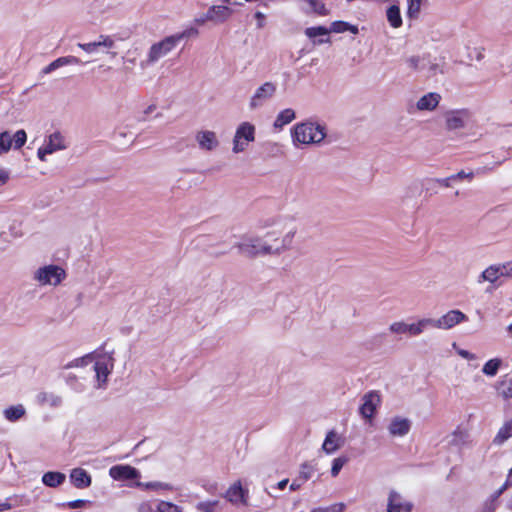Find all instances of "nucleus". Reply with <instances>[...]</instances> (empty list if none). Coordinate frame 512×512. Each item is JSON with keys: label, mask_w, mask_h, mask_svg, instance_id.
Returning <instances> with one entry per match:
<instances>
[{"label": "nucleus", "mask_w": 512, "mask_h": 512, "mask_svg": "<svg viewBox=\"0 0 512 512\" xmlns=\"http://www.w3.org/2000/svg\"><path fill=\"white\" fill-rule=\"evenodd\" d=\"M265 226H273L274 229L266 233L264 237L265 239H262L263 245L272 247L274 245L281 246L282 241L286 239V236L290 237V241L287 247L282 248L278 252H272L270 255H279L292 247L293 240L297 232L294 226H288L287 221L281 217L268 219L265 222Z\"/></svg>", "instance_id": "obj_1"}, {"label": "nucleus", "mask_w": 512, "mask_h": 512, "mask_svg": "<svg viewBox=\"0 0 512 512\" xmlns=\"http://www.w3.org/2000/svg\"><path fill=\"white\" fill-rule=\"evenodd\" d=\"M198 30L196 28H188L180 33L165 37L163 40L154 43L147 54V63L153 64L160 58L166 56L172 51L182 40L196 36Z\"/></svg>", "instance_id": "obj_2"}, {"label": "nucleus", "mask_w": 512, "mask_h": 512, "mask_svg": "<svg viewBox=\"0 0 512 512\" xmlns=\"http://www.w3.org/2000/svg\"><path fill=\"white\" fill-rule=\"evenodd\" d=\"M290 241V237L286 236V239L282 241V245L268 246L263 245L262 239L259 237H246L242 241L236 243L234 247L238 249V252L248 258H255L258 255H270L272 252H278L284 247H287Z\"/></svg>", "instance_id": "obj_3"}, {"label": "nucleus", "mask_w": 512, "mask_h": 512, "mask_svg": "<svg viewBox=\"0 0 512 512\" xmlns=\"http://www.w3.org/2000/svg\"><path fill=\"white\" fill-rule=\"evenodd\" d=\"M326 137L325 126L315 122L296 124L292 130L294 144H319Z\"/></svg>", "instance_id": "obj_4"}, {"label": "nucleus", "mask_w": 512, "mask_h": 512, "mask_svg": "<svg viewBox=\"0 0 512 512\" xmlns=\"http://www.w3.org/2000/svg\"><path fill=\"white\" fill-rule=\"evenodd\" d=\"M65 271L56 265H48L39 268L34 275V279L42 285H58L65 278Z\"/></svg>", "instance_id": "obj_5"}, {"label": "nucleus", "mask_w": 512, "mask_h": 512, "mask_svg": "<svg viewBox=\"0 0 512 512\" xmlns=\"http://www.w3.org/2000/svg\"><path fill=\"white\" fill-rule=\"evenodd\" d=\"M255 139V127L249 122L241 123L236 132L233 139V152L240 153L243 152L249 142H253Z\"/></svg>", "instance_id": "obj_6"}, {"label": "nucleus", "mask_w": 512, "mask_h": 512, "mask_svg": "<svg viewBox=\"0 0 512 512\" xmlns=\"http://www.w3.org/2000/svg\"><path fill=\"white\" fill-rule=\"evenodd\" d=\"M431 323V318H424L417 323L407 324L403 321L394 322L390 325L389 330L396 334H409L410 336L420 335Z\"/></svg>", "instance_id": "obj_7"}, {"label": "nucleus", "mask_w": 512, "mask_h": 512, "mask_svg": "<svg viewBox=\"0 0 512 512\" xmlns=\"http://www.w3.org/2000/svg\"><path fill=\"white\" fill-rule=\"evenodd\" d=\"M467 316L460 310H450L439 319H432L429 325L438 329H451L455 325L466 321Z\"/></svg>", "instance_id": "obj_8"}, {"label": "nucleus", "mask_w": 512, "mask_h": 512, "mask_svg": "<svg viewBox=\"0 0 512 512\" xmlns=\"http://www.w3.org/2000/svg\"><path fill=\"white\" fill-rule=\"evenodd\" d=\"M109 476L115 481L136 480L141 477L138 469L127 464L114 465L109 469Z\"/></svg>", "instance_id": "obj_9"}, {"label": "nucleus", "mask_w": 512, "mask_h": 512, "mask_svg": "<svg viewBox=\"0 0 512 512\" xmlns=\"http://www.w3.org/2000/svg\"><path fill=\"white\" fill-rule=\"evenodd\" d=\"M381 403L380 394L377 391H370L362 397V404L359 413L365 419H372L377 407Z\"/></svg>", "instance_id": "obj_10"}, {"label": "nucleus", "mask_w": 512, "mask_h": 512, "mask_svg": "<svg viewBox=\"0 0 512 512\" xmlns=\"http://www.w3.org/2000/svg\"><path fill=\"white\" fill-rule=\"evenodd\" d=\"M276 92V85L272 82H265L258 87L251 97L250 108L256 109L262 106L267 100L271 99Z\"/></svg>", "instance_id": "obj_11"}, {"label": "nucleus", "mask_w": 512, "mask_h": 512, "mask_svg": "<svg viewBox=\"0 0 512 512\" xmlns=\"http://www.w3.org/2000/svg\"><path fill=\"white\" fill-rule=\"evenodd\" d=\"M249 492L242 487L241 481H236L232 484L224 494V498L233 505L241 503L244 506L248 505Z\"/></svg>", "instance_id": "obj_12"}, {"label": "nucleus", "mask_w": 512, "mask_h": 512, "mask_svg": "<svg viewBox=\"0 0 512 512\" xmlns=\"http://www.w3.org/2000/svg\"><path fill=\"white\" fill-rule=\"evenodd\" d=\"M413 504L405 501L397 491H390L387 503V512H411Z\"/></svg>", "instance_id": "obj_13"}, {"label": "nucleus", "mask_w": 512, "mask_h": 512, "mask_svg": "<svg viewBox=\"0 0 512 512\" xmlns=\"http://www.w3.org/2000/svg\"><path fill=\"white\" fill-rule=\"evenodd\" d=\"M233 14V9L226 5H213L206 12V18L214 23H223Z\"/></svg>", "instance_id": "obj_14"}, {"label": "nucleus", "mask_w": 512, "mask_h": 512, "mask_svg": "<svg viewBox=\"0 0 512 512\" xmlns=\"http://www.w3.org/2000/svg\"><path fill=\"white\" fill-rule=\"evenodd\" d=\"M410 428L411 421L409 419L397 416L391 420L388 431L391 436L402 437L409 433Z\"/></svg>", "instance_id": "obj_15"}, {"label": "nucleus", "mask_w": 512, "mask_h": 512, "mask_svg": "<svg viewBox=\"0 0 512 512\" xmlns=\"http://www.w3.org/2000/svg\"><path fill=\"white\" fill-rule=\"evenodd\" d=\"M196 140L199 144V147L207 151H212L219 145L216 134L213 131L206 130L198 132L196 135Z\"/></svg>", "instance_id": "obj_16"}, {"label": "nucleus", "mask_w": 512, "mask_h": 512, "mask_svg": "<svg viewBox=\"0 0 512 512\" xmlns=\"http://www.w3.org/2000/svg\"><path fill=\"white\" fill-rule=\"evenodd\" d=\"M72 484L79 489L87 488L91 485V476L82 468H75L70 473Z\"/></svg>", "instance_id": "obj_17"}, {"label": "nucleus", "mask_w": 512, "mask_h": 512, "mask_svg": "<svg viewBox=\"0 0 512 512\" xmlns=\"http://www.w3.org/2000/svg\"><path fill=\"white\" fill-rule=\"evenodd\" d=\"M440 100L441 96L438 93L430 92L417 101L416 107L420 111H432L438 106Z\"/></svg>", "instance_id": "obj_18"}, {"label": "nucleus", "mask_w": 512, "mask_h": 512, "mask_svg": "<svg viewBox=\"0 0 512 512\" xmlns=\"http://www.w3.org/2000/svg\"><path fill=\"white\" fill-rule=\"evenodd\" d=\"M329 33H330L329 28H327L325 26H314V27H308L305 29V35L308 38L313 39L314 45L330 43L329 37L316 39L319 36H327Z\"/></svg>", "instance_id": "obj_19"}, {"label": "nucleus", "mask_w": 512, "mask_h": 512, "mask_svg": "<svg viewBox=\"0 0 512 512\" xmlns=\"http://www.w3.org/2000/svg\"><path fill=\"white\" fill-rule=\"evenodd\" d=\"M70 64H83V62L78 57L71 56V55L59 57V58L55 59L54 61H52L49 65L44 67L42 69V73L46 75V74H49V73L55 71L56 69H58L60 67L70 65Z\"/></svg>", "instance_id": "obj_20"}, {"label": "nucleus", "mask_w": 512, "mask_h": 512, "mask_svg": "<svg viewBox=\"0 0 512 512\" xmlns=\"http://www.w3.org/2000/svg\"><path fill=\"white\" fill-rule=\"evenodd\" d=\"M503 271L500 264L490 265L478 277L477 283L481 284L485 281L494 284L502 275Z\"/></svg>", "instance_id": "obj_21"}, {"label": "nucleus", "mask_w": 512, "mask_h": 512, "mask_svg": "<svg viewBox=\"0 0 512 512\" xmlns=\"http://www.w3.org/2000/svg\"><path fill=\"white\" fill-rule=\"evenodd\" d=\"M465 116L466 113L464 111H453L448 113L446 116L447 129L457 130L463 128L465 126Z\"/></svg>", "instance_id": "obj_22"}, {"label": "nucleus", "mask_w": 512, "mask_h": 512, "mask_svg": "<svg viewBox=\"0 0 512 512\" xmlns=\"http://www.w3.org/2000/svg\"><path fill=\"white\" fill-rule=\"evenodd\" d=\"M44 147L52 154L58 150L66 149L63 136L60 132L50 134L45 142Z\"/></svg>", "instance_id": "obj_23"}, {"label": "nucleus", "mask_w": 512, "mask_h": 512, "mask_svg": "<svg viewBox=\"0 0 512 512\" xmlns=\"http://www.w3.org/2000/svg\"><path fill=\"white\" fill-rule=\"evenodd\" d=\"M36 399L40 405H48L52 408H57L62 404L61 396L54 393L40 392L37 394Z\"/></svg>", "instance_id": "obj_24"}, {"label": "nucleus", "mask_w": 512, "mask_h": 512, "mask_svg": "<svg viewBox=\"0 0 512 512\" xmlns=\"http://www.w3.org/2000/svg\"><path fill=\"white\" fill-rule=\"evenodd\" d=\"M130 487H137L143 490H153V491H159V490H172V485L169 483H164L160 481H152V482H140L135 481L133 484L129 485Z\"/></svg>", "instance_id": "obj_25"}, {"label": "nucleus", "mask_w": 512, "mask_h": 512, "mask_svg": "<svg viewBox=\"0 0 512 512\" xmlns=\"http://www.w3.org/2000/svg\"><path fill=\"white\" fill-rule=\"evenodd\" d=\"M65 479H66V476L64 473L56 472V471L46 472L42 476L43 484L48 487H52V488H55V487H58L59 485H61L65 481Z\"/></svg>", "instance_id": "obj_26"}, {"label": "nucleus", "mask_w": 512, "mask_h": 512, "mask_svg": "<svg viewBox=\"0 0 512 512\" xmlns=\"http://www.w3.org/2000/svg\"><path fill=\"white\" fill-rule=\"evenodd\" d=\"M512 437V418L506 421L503 426L499 429L496 436L493 439L495 445L504 444L509 438Z\"/></svg>", "instance_id": "obj_27"}, {"label": "nucleus", "mask_w": 512, "mask_h": 512, "mask_svg": "<svg viewBox=\"0 0 512 512\" xmlns=\"http://www.w3.org/2000/svg\"><path fill=\"white\" fill-rule=\"evenodd\" d=\"M26 413V410L22 404L10 406L3 411V415L6 420L10 422H16L21 419Z\"/></svg>", "instance_id": "obj_28"}, {"label": "nucleus", "mask_w": 512, "mask_h": 512, "mask_svg": "<svg viewBox=\"0 0 512 512\" xmlns=\"http://www.w3.org/2000/svg\"><path fill=\"white\" fill-rule=\"evenodd\" d=\"M296 115L293 109L287 108L279 112L275 121L274 127L276 129H281L283 126L289 124L295 119Z\"/></svg>", "instance_id": "obj_29"}, {"label": "nucleus", "mask_w": 512, "mask_h": 512, "mask_svg": "<svg viewBox=\"0 0 512 512\" xmlns=\"http://www.w3.org/2000/svg\"><path fill=\"white\" fill-rule=\"evenodd\" d=\"M330 33H344L346 31L351 32L352 34H358L359 30L356 25H352L345 21H334L331 23L329 27Z\"/></svg>", "instance_id": "obj_30"}, {"label": "nucleus", "mask_w": 512, "mask_h": 512, "mask_svg": "<svg viewBox=\"0 0 512 512\" xmlns=\"http://www.w3.org/2000/svg\"><path fill=\"white\" fill-rule=\"evenodd\" d=\"M94 370L98 381V388H102L107 381V377L110 374V370L105 362L97 361L94 364Z\"/></svg>", "instance_id": "obj_31"}, {"label": "nucleus", "mask_w": 512, "mask_h": 512, "mask_svg": "<svg viewBox=\"0 0 512 512\" xmlns=\"http://www.w3.org/2000/svg\"><path fill=\"white\" fill-rule=\"evenodd\" d=\"M387 20L393 28H399L402 25V17L400 8L397 5H392L387 9Z\"/></svg>", "instance_id": "obj_32"}, {"label": "nucleus", "mask_w": 512, "mask_h": 512, "mask_svg": "<svg viewBox=\"0 0 512 512\" xmlns=\"http://www.w3.org/2000/svg\"><path fill=\"white\" fill-rule=\"evenodd\" d=\"M336 437L337 435L334 430H331L327 433L322 445L323 451H325L327 454H332L339 448V445L335 443Z\"/></svg>", "instance_id": "obj_33"}, {"label": "nucleus", "mask_w": 512, "mask_h": 512, "mask_svg": "<svg viewBox=\"0 0 512 512\" xmlns=\"http://www.w3.org/2000/svg\"><path fill=\"white\" fill-rule=\"evenodd\" d=\"M500 366L501 360L499 358H493L484 364L482 372L487 376L493 377L497 374Z\"/></svg>", "instance_id": "obj_34"}, {"label": "nucleus", "mask_w": 512, "mask_h": 512, "mask_svg": "<svg viewBox=\"0 0 512 512\" xmlns=\"http://www.w3.org/2000/svg\"><path fill=\"white\" fill-rule=\"evenodd\" d=\"M425 61H426V55H423V56L413 55V56L406 58V63L408 65V67L414 71L425 69Z\"/></svg>", "instance_id": "obj_35"}, {"label": "nucleus", "mask_w": 512, "mask_h": 512, "mask_svg": "<svg viewBox=\"0 0 512 512\" xmlns=\"http://www.w3.org/2000/svg\"><path fill=\"white\" fill-rule=\"evenodd\" d=\"M497 392L504 399L512 398V377L507 380L500 381L497 385Z\"/></svg>", "instance_id": "obj_36"}, {"label": "nucleus", "mask_w": 512, "mask_h": 512, "mask_svg": "<svg viewBox=\"0 0 512 512\" xmlns=\"http://www.w3.org/2000/svg\"><path fill=\"white\" fill-rule=\"evenodd\" d=\"M12 148V136L10 132L0 133V155L7 153Z\"/></svg>", "instance_id": "obj_37"}, {"label": "nucleus", "mask_w": 512, "mask_h": 512, "mask_svg": "<svg viewBox=\"0 0 512 512\" xmlns=\"http://www.w3.org/2000/svg\"><path fill=\"white\" fill-rule=\"evenodd\" d=\"M27 141V134L25 130L20 129L12 136V147L15 150L22 148Z\"/></svg>", "instance_id": "obj_38"}, {"label": "nucleus", "mask_w": 512, "mask_h": 512, "mask_svg": "<svg viewBox=\"0 0 512 512\" xmlns=\"http://www.w3.org/2000/svg\"><path fill=\"white\" fill-rule=\"evenodd\" d=\"M407 15L409 18H417L420 13L422 0H407Z\"/></svg>", "instance_id": "obj_39"}, {"label": "nucleus", "mask_w": 512, "mask_h": 512, "mask_svg": "<svg viewBox=\"0 0 512 512\" xmlns=\"http://www.w3.org/2000/svg\"><path fill=\"white\" fill-rule=\"evenodd\" d=\"M157 512H182L176 504L168 501H160L157 505Z\"/></svg>", "instance_id": "obj_40"}, {"label": "nucleus", "mask_w": 512, "mask_h": 512, "mask_svg": "<svg viewBox=\"0 0 512 512\" xmlns=\"http://www.w3.org/2000/svg\"><path fill=\"white\" fill-rule=\"evenodd\" d=\"M347 461L348 458L344 456L335 458L332 462L331 475L333 477L338 476L339 472L341 471L342 467L347 463Z\"/></svg>", "instance_id": "obj_41"}, {"label": "nucleus", "mask_w": 512, "mask_h": 512, "mask_svg": "<svg viewBox=\"0 0 512 512\" xmlns=\"http://www.w3.org/2000/svg\"><path fill=\"white\" fill-rule=\"evenodd\" d=\"M345 509L344 503H335L328 507H317L311 510V512H343Z\"/></svg>", "instance_id": "obj_42"}, {"label": "nucleus", "mask_w": 512, "mask_h": 512, "mask_svg": "<svg viewBox=\"0 0 512 512\" xmlns=\"http://www.w3.org/2000/svg\"><path fill=\"white\" fill-rule=\"evenodd\" d=\"M313 473L314 467L311 464L305 462L301 465L299 478H301L302 481L305 482L312 477Z\"/></svg>", "instance_id": "obj_43"}, {"label": "nucleus", "mask_w": 512, "mask_h": 512, "mask_svg": "<svg viewBox=\"0 0 512 512\" xmlns=\"http://www.w3.org/2000/svg\"><path fill=\"white\" fill-rule=\"evenodd\" d=\"M219 501H205L197 504V509L201 512H214Z\"/></svg>", "instance_id": "obj_44"}, {"label": "nucleus", "mask_w": 512, "mask_h": 512, "mask_svg": "<svg viewBox=\"0 0 512 512\" xmlns=\"http://www.w3.org/2000/svg\"><path fill=\"white\" fill-rule=\"evenodd\" d=\"M427 66V76H435L438 72L443 73L437 63H433L429 60V56H426L425 67Z\"/></svg>", "instance_id": "obj_45"}, {"label": "nucleus", "mask_w": 512, "mask_h": 512, "mask_svg": "<svg viewBox=\"0 0 512 512\" xmlns=\"http://www.w3.org/2000/svg\"><path fill=\"white\" fill-rule=\"evenodd\" d=\"M97 43H99V47H104L107 49H111L115 45L114 40L110 36H107V35H100Z\"/></svg>", "instance_id": "obj_46"}, {"label": "nucleus", "mask_w": 512, "mask_h": 512, "mask_svg": "<svg viewBox=\"0 0 512 512\" xmlns=\"http://www.w3.org/2000/svg\"><path fill=\"white\" fill-rule=\"evenodd\" d=\"M77 46L84 50L87 53H95L97 49L99 48V43L97 41L90 42V43H78Z\"/></svg>", "instance_id": "obj_47"}, {"label": "nucleus", "mask_w": 512, "mask_h": 512, "mask_svg": "<svg viewBox=\"0 0 512 512\" xmlns=\"http://www.w3.org/2000/svg\"><path fill=\"white\" fill-rule=\"evenodd\" d=\"M452 176H453L454 181L463 180V179H467L468 181H471L474 178V173L472 171L465 172L464 170H461L458 173L453 174Z\"/></svg>", "instance_id": "obj_48"}, {"label": "nucleus", "mask_w": 512, "mask_h": 512, "mask_svg": "<svg viewBox=\"0 0 512 512\" xmlns=\"http://www.w3.org/2000/svg\"><path fill=\"white\" fill-rule=\"evenodd\" d=\"M502 268L503 277L512 278V260L500 264Z\"/></svg>", "instance_id": "obj_49"}, {"label": "nucleus", "mask_w": 512, "mask_h": 512, "mask_svg": "<svg viewBox=\"0 0 512 512\" xmlns=\"http://www.w3.org/2000/svg\"><path fill=\"white\" fill-rule=\"evenodd\" d=\"M89 359V356L74 359L72 362L66 365V368L86 365Z\"/></svg>", "instance_id": "obj_50"}, {"label": "nucleus", "mask_w": 512, "mask_h": 512, "mask_svg": "<svg viewBox=\"0 0 512 512\" xmlns=\"http://www.w3.org/2000/svg\"><path fill=\"white\" fill-rule=\"evenodd\" d=\"M433 181L439 183L440 185L444 186V187H451L452 185V182L454 181L453 179V176H449V177H446V178H435L433 179Z\"/></svg>", "instance_id": "obj_51"}, {"label": "nucleus", "mask_w": 512, "mask_h": 512, "mask_svg": "<svg viewBox=\"0 0 512 512\" xmlns=\"http://www.w3.org/2000/svg\"><path fill=\"white\" fill-rule=\"evenodd\" d=\"M88 501L83 499L73 500L67 503V506L71 509H77L83 507Z\"/></svg>", "instance_id": "obj_52"}, {"label": "nucleus", "mask_w": 512, "mask_h": 512, "mask_svg": "<svg viewBox=\"0 0 512 512\" xmlns=\"http://www.w3.org/2000/svg\"><path fill=\"white\" fill-rule=\"evenodd\" d=\"M254 16L257 19V28H263L265 26V15L262 12L257 11Z\"/></svg>", "instance_id": "obj_53"}, {"label": "nucleus", "mask_w": 512, "mask_h": 512, "mask_svg": "<svg viewBox=\"0 0 512 512\" xmlns=\"http://www.w3.org/2000/svg\"><path fill=\"white\" fill-rule=\"evenodd\" d=\"M458 355H460L462 358L467 359V360L476 359V356L474 354H472L471 352H469L467 350H463V349L458 350Z\"/></svg>", "instance_id": "obj_54"}, {"label": "nucleus", "mask_w": 512, "mask_h": 512, "mask_svg": "<svg viewBox=\"0 0 512 512\" xmlns=\"http://www.w3.org/2000/svg\"><path fill=\"white\" fill-rule=\"evenodd\" d=\"M51 154L44 146L40 147L37 151V156L41 161L46 160V155Z\"/></svg>", "instance_id": "obj_55"}, {"label": "nucleus", "mask_w": 512, "mask_h": 512, "mask_svg": "<svg viewBox=\"0 0 512 512\" xmlns=\"http://www.w3.org/2000/svg\"><path fill=\"white\" fill-rule=\"evenodd\" d=\"M9 179V173L4 169H0V185H4Z\"/></svg>", "instance_id": "obj_56"}, {"label": "nucleus", "mask_w": 512, "mask_h": 512, "mask_svg": "<svg viewBox=\"0 0 512 512\" xmlns=\"http://www.w3.org/2000/svg\"><path fill=\"white\" fill-rule=\"evenodd\" d=\"M509 486H512V484H508V479H506L505 483L494 493V496L499 497Z\"/></svg>", "instance_id": "obj_57"}, {"label": "nucleus", "mask_w": 512, "mask_h": 512, "mask_svg": "<svg viewBox=\"0 0 512 512\" xmlns=\"http://www.w3.org/2000/svg\"><path fill=\"white\" fill-rule=\"evenodd\" d=\"M207 21H210V18H206V13L195 19V22L198 25H203Z\"/></svg>", "instance_id": "obj_58"}, {"label": "nucleus", "mask_w": 512, "mask_h": 512, "mask_svg": "<svg viewBox=\"0 0 512 512\" xmlns=\"http://www.w3.org/2000/svg\"><path fill=\"white\" fill-rule=\"evenodd\" d=\"M301 485H302V483H299L297 480H294L290 485V490L296 491V490L300 489Z\"/></svg>", "instance_id": "obj_59"}, {"label": "nucleus", "mask_w": 512, "mask_h": 512, "mask_svg": "<svg viewBox=\"0 0 512 512\" xmlns=\"http://www.w3.org/2000/svg\"><path fill=\"white\" fill-rule=\"evenodd\" d=\"M288 482H289L288 479H283V480L279 481L277 483V488L280 490H283L287 486Z\"/></svg>", "instance_id": "obj_60"}, {"label": "nucleus", "mask_w": 512, "mask_h": 512, "mask_svg": "<svg viewBox=\"0 0 512 512\" xmlns=\"http://www.w3.org/2000/svg\"><path fill=\"white\" fill-rule=\"evenodd\" d=\"M11 509V504L8 502L0 503V512L7 511Z\"/></svg>", "instance_id": "obj_61"}, {"label": "nucleus", "mask_w": 512, "mask_h": 512, "mask_svg": "<svg viewBox=\"0 0 512 512\" xmlns=\"http://www.w3.org/2000/svg\"><path fill=\"white\" fill-rule=\"evenodd\" d=\"M507 479H508V484H512V468L509 470Z\"/></svg>", "instance_id": "obj_62"}, {"label": "nucleus", "mask_w": 512, "mask_h": 512, "mask_svg": "<svg viewBox=\"0 0 512 512\" xmlns=\"http://www.w3.org/2000/svg\"><path fill=\"white\" fill-rule=\"evenodd\" d=\"M154 109H155V105L148 106L147 109L145 110V114L152 112Z\"/></svg>", "instance_id": "obj_63"}, {"label": "nucleus", "mask_w": 512, "mask_h": 512, "mask_svg": "<svg viewBox=\"0 0 512 512\" xmlns=\"http://www.w3.org/2000/svg\"><path fill=\"white\" fill-rule=\"evenodd\" d=\"M508 331L512 333V323L508 326Z\"/></svg>", "instance_id": "obj_64"}]
</instances>
